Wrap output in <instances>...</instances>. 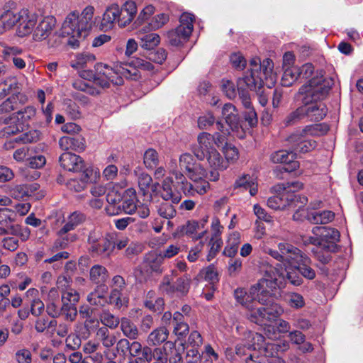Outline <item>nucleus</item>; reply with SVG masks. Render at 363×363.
I'll use <instances>...</instances> for the list:
<instances>
[{
	"label": "nucleus",
	"instance_id": "1",
	"mask_svg": "<svg viewBox=\"0 0 363 363\" xmlns=\"http://www.w3.org/2000/svg\"><path fill=\"white\" fill-rule=\"evenodd\" d=\"M283 285L280 274L270 264L263 270V277L252 286L248 291L238 288L234 291L236 301L248 311L247 317L253 323L265 325V334L269 338L277 337L274 328L269 323L283 312L278 304H268L267 300L274 289Z\"/></svg>",
	"mask_w": 363,
	"mask_h": 363
},
{
	"label": "nucleus",
	"instance_id": "2",
	"mask_svg": "<svg viewBox=\"0 0 363 363\" xmlns=\"http://www.w3.org/2000/svg\"><path fill=\"white\" fill-rule=\"evenodd\" d=\"M274 64L267 58L261 62L259 57H253L250 61L248 72L237 82L239 98L243 106L248 109L252 108V103L247 89L259 91L263 88V77L270 79L271 84L276 81V74L273 72Z\"/></svg>",
	"mask_w": 363,
	"mask_h": 363
},
{
	"label": "nucleus",
	"instance_id": "3",
	"mask_svg": "<svg viewBox=\"0 0 363 363\" xmlns=\"http://www.w3.org/2000/svg\"><path fill=\"white\" fill-rule=\"evenodd\" d=\"M94 8L86 6L81 15L78 12H71L65 18L62 25V33L69 36L67 44L72 48L79 46L81 39H84L89 33L93 23Z\"/></svg>",
	"mask_w": 363,
	"mask_h": 363
},
{
	"label": "nucleus",
	"instance_id": "4",
	"mask_svg": "<svg viewBox=\"0 0 363 363\" xmlns=\"http://www.w3.org/2000/svg\"><path fill=\"white\" fill-rule=\"evenodd\" d=\"M121 4L118 3L112 4L106 9L100 27L105 31L112 29L115 23L124 28L129 25L137 13V6L135 1H121Z\"/></svg>",
	"mask_w": 363,
	"mask_h": 363
},
{
	"label": "nucleus",
	"instance_id": "5",
	"mask_svg": "<svg viewBox=\"0 0 363 363\" xmlns=\"http://www.w3.org/2000/svg\"><path fill=\"white\" fill-rule=\"evenodd\" d=\"M330 89L329 81L323 75L316 74L301 86L296 94L303 104H308L316 101H323Z\"/></svg>",
	"mask_w": 363,
	"mask_h": 363
},
{
	"label": "nucleus",
	"instance_id": "6",
	"mask_svg": "<svg viewBox=\"0 0 363 363\" xmlns=\"http://www.w3.org/2000/svg\"><path fill=\"white\" fill-rule=\"evenodd\" d=\"M169 172L174 177L176 183L181 186L184 194L194 196L196 194H205L210 189V184L205 178L193 181L194 184L188 182L186 177L178 169L176 160H171L169 164Z\"/></svg>",
	"mask_w": 363,
	"mask_h": 363
},
{
	"label": "nucleus",
	"instance_id": "7",
	"mask_svg": "<svg viewBox=\"0 0 363 363\" xmlns=\"http://www.w3.org/2000/svg\"><path fill=\"white\" fill-rule=\"evenodd\" d=\"M6 18H8L7 24L9 26H12L18 22L16 32L19 37H25L30 33L33 34L38 21V16L35 13L28 12V10H21L18 14L9 13L6 15Z\"/></svg>",
	"mask_w": 363,
	"mask_h": 363
},
{
	"label": "nucleus",
	"instance_id": "8",
	"mask_svg": "<svg viewBox=\"0 0 363 363\" xmlns=\"http://www.w3.org/2000/svg\"><path fill=\"white\" fill-rule=\"evenodd\" d=\"M245 335V343H239L236 345L235 353L247 363L250 354H255L254 359H257L265 339L262 335L251 331L247 332Z\"/></svg>",
	"mask_w": 363,
	"mask_h": 363
},
{
	"label": "nucleus",
	"instance_id": "9",
	"mask_svg": "<svg viewBox=\"0 0 363 363\" xmlns=\"http://www.w3.org/2000/svg\"><path fill=\"white\" fill-rule=\"evenodd\" d=\"M191 283V278L189 274L179 277L174 282L168 274L163 277L160 285L159 290L164 294L173 296L174 294L178 296H185L188 294Z\"/></svg>",
	"mask_w": 363,
	"mask_h": 363
},
{
	"label": "nucleus",
	"instance_id": "10",
	"mask_svg": "<svg viewBox=\"0 0 363 363\" xmlns=\"http://www.w3.org/2000/svg\"><path fill=\"white\" fill-rule=\"evenodd\" d=\"M89 252L93 256L108 258L114 250L112 237L103 236L100 233L92 231L88 237Z\"/></svg>",
	"mask_w": 363,
	"mask_h": 363
},
{
	"label": "nucleus",
	"instance_id": "11",
	"mask_svg": "<svg viewBox=\"0 0 363 363\" xmlns=\"http://www.w3.org/2000/svg\"><path fill=\"white\" fill-rule=\"evenodd\" d=\"M278 255L275 259L282 263L285 267L297 265L307 255L303 254L296 247L286 242L278 244Z\"/></svg>",
	"mask_w": 363,
	"mask_h": 363
},
{
	"label": "nucleus",
	"instance_id": "12",
	"mask_svg": "<svg viewBox=\"0 0 363 363\" xmlns=\"http://www.w3.org/2000/svg\"><path fill=\"white\" fill-rule=\"evenodd\" d=\"M162 323L164 325L173 326V333L178 338L184 337L189 330V326L184 318L182 313L176 311L172 314L169 311H166L162 317Z\"/></svg>",
	"mask_w": 363,
	"mask_h": 363
},
{
	"label": "nucleus",
	"instance_id": "13",
	"mask_svg": "<svg viewBox=\"0 0 363 363\" xmlns=\"http://www.w3.org/2000/svg\"><path fill=\"white\" fill-rule=\"evenodd\" d=\"M280 347L279 345L264 342L262 349L259 352L260 356L258 355L257 359H254L255 354H250L247 363H285L282 358L275 355Z\"/></svg>",
	"mask_w": 363,
	"mask_h": 363
},
{
	"label": "nucleus",
	"instance_id": "14",
	"mask_svg": "<svg viewBox=\"0 0 363 363\" xmlns=\"http://www.w3.org/2000/svg\"><path fill=\"white\" fill-rule=\"evenodd\" d=\"M102 74L106 76L109 84L112 83L114 85L123 84V78L135 80L138 76L135 68L128 69L121 66L113 69L107 65H104Z\"/></svg>",
	"mask_w": 363,
	"mask_h": 363
},
{
	"label": "nucleus",
	"instance_id": "15",
	"mask_svg": "<svg viewBox=\"0 0 363 363\" xmlns=\"http://www.w3.org/2000/svg\"><path fill=\"white\" fill-rule=\"evenodd\" d=\"M315 236L320 237L322 248L335 250L336 242L339 241L340 233L337 230L324 226H316L312 230Z\"/></svg>",
	"mask_w": 363,
	"mask_h": 363
},
{
	"label": "nucleus",
	"instance_id": "16",
	"mask_svg": "<svg viewBox=\"0 0 363 363\" xmlns=\"http://www.w3.org/2000/svg\"><path fill=\"white\" fill-rule=\"evenodd\" d=\"M56 26V19L52 16H47L38 20L33 39L34 41L40 42L47 39L52 33Z\"/></svg>",
	"mask_w": 363,
	"mask_h": 363
},
{
	"label": "nucleus",
	"instance_id": "17",
	"mask_svg": "<svg viewBox=\"0 0 363 363\" xmlns=\"http://www.w3.org/2000/svg\"><path fill=\"white\" fill-rule=\"evenodd\" d=\"M197 143V145L192 148V151L195 157L199 160H204L206 154L216 150L213 145V137L208 133L203 132L199 134Z\"/></svg>",
	"mask_w": 363,
	"mask_h": 363
},
{
	"label": "nucleus",
	"instance_id": "18",
	"mask_svg": "<svg viewBox=\"0 0 363 363\" xmlns=\"http://www.w3.org/2000/svg\"><path fill=\"white\" fill-rule=\"evenodd\" d=\"M222 116L225 119L226 125L233 132H237L240 138H242L244 133L242 131L238 111L232 104H225L222 108Z\"/></svg>",
	"mask_w": 363,
	"mask_h": 363
},
{
	"label": "nucleus",
	"instance_id": "19",
	"mask_svg": "<svg viewBox=\"0 0 363 363\" xmlns=\"http://www.w3.org/2000/svg\"><path fill=\"white\" fill-rule=\"evenodd\" d=\"M287 142L292 148V151L295 153V155L297 153L308 152L314 150L316 147L315 140H308L307 138L296 132L293 133L289 136Z\"/></svg>",
	"mask_w": 363,
	"mask_h": 363
},
{
	"label": "nucleus",
	"instance_id": "20",
	"mask_svg": "<svg viewBox=\"0 0 363 363\" xmlns=\"http://www.w3.org/2000/svg\"><path fill=\"white\" fill-rule=\"evenodd\" d=\"M36 112V108L33 106H27L8 118L4 119L0 118V124H7L9 121H14L20 123L24 127L28 125V123L35 118Z\"/></svg>",
	"mask_w": 363,
	"mask_h": 363
},
{
	"label": "nucleus",
	"instance_id": "21",
	"mask_svg": "<svg viewBox=\"0 0 363 363\" xmlns=\"http://www.w3.org/2000/svg\"><path fill=\"white\" fill-rule=\"evenodd\" d=\"M61 166L69 172H81L84 169L82 157L69 152L62 153L59 159Z\"/></svg>",
	"mask_w": 363,
	"mask_h": 363
},
{
	"label": "nucleus",
	"instance_id": "22",
	"mask_svg": "<svg viewBox=\"0 0 363 363\" xmlns=\"http://www.w3.org/2000/svg\"><path fill=\"white\" fill-rule=\"evenodd\" d=\"M303 106L306 112V118L310 121H320L327 115V106L322 101H316L308 104H303Z\"/></svg>",
	"mask_w": 363,
	"mask_h": 363
},
{
	"label": "nucleus",
	"instance_id": "23",
	"mask_svg": "<svg viewBox=\"0 0 363 363\" xmlns=\"http://www.w3.org/2000/svg\"><path fill=\"white\" fill-rule=\"evenodd\" d=\"M279 194L268 199L267 206L272 209L278 210L284 209L287 206H290L291 202L294 199V194H289L278 188Z\"/></svg>",
	"mask_w": 363,
	"mask_h": 363
},
{
	"label": "nucleus",
	"instance_id": "24",
	"mask_svg": "<svg viewBox=\"0 0 363 363\" xmlns=\"http://www.w3.org/2000/svg\"><path fill=\"white\" fill-rule=\"evenodd\" d=\"M27 101L28 97L25 94L20 92L13 94L1 104L0 114L9 113L13 110L18 109L20 106L25 104Z\"/></svg>",
	"mask_w": 363,
	"mask_h": 363
},
{
	"label": "nucleus",
	"instance_id": "25",
	"mask_svg": "<svg viewBox=\"0 0 363 363\" xmlns=\"http://www.w3.org/2000/svg\"><path fill=\"white\" fill-rule=\"evenodd\" d=\"M59 145L64 150H72L81 152L85 149V140L79 135L64 136L60 139Z\"/></svg>",
	"mask_w": 363,
	"mask_h": 363
},
{
	"label": "nucleus",
	"instance_id": "26",
	"mask_svg": "<svg viewBox=\"0 0 363 363\" xmlns=\"http://www.w3.org/2000/svg\"><path fill=\"white\" fill-rule=\"evenodd\" d=\"M172 178L170 177H166L162 184L160 196L163 200L171 201L173 203H178L182 199V196L179 194L174 193L172 191Z\"/></svg>",
	"mask_w": 363,
	"mask_h": 363
},
{
	"label": "nucleus",
	"instance_id": "27",
	"mask_svg": "<svg viewBox=\"0 0 363 363\" xmlns=\"http://www.w3.org/2000/svg\"><path fill=\"white\" fill-rule=\"evenodd\" d=\"M123 200V196L121 192L111 190L109 191L106 195V201L108 206L106 207V211L109 214H118L121 212V203Z\"/></svg>",
	"mask_w": 363,
	"mask_h": 363
},
{
	"label": "nucleus",
	"instance_id": "28",
	"mask_svg": "<svg viewBox=\"0 0 363 363\" xmlns=\"http://www.w3.org/2000/svg\"><path fill=\"white\" fill-rule=\"evenodd\" d=\"M85 220V216L79 211H74L67 218L65 225L60 229V233H69L74 230Z\"/></svg>",
	"mask_w": 363,
	"mask_h": 363
},
{
	"label": "nucleus",
	"instance_id": "29",
	"mask_svg": "<svg viewBox=\"0 0 363 363\" xmlns=\"http://www.w3.org/2000/svg\"><path fill=\"white\" fill-rule=\"evenodd\" d=\"M96 337L106 349L111 348L116 342V336L106 327H99L96 330Z\"/></svg>",
	"mask_w": 363,
	"mask_h": 363
},
{
	"label": "nucleus",
	"instance_id": "30",
	"mask_svg": "<svg viewBox=\"0 0 363 363\" xmlns=\"http://www.w3.org/2000/svg\"><path fill=\"white\" fill-rule=\"evenodd\" d=\"M19 90V84L16 77L13 76L7 77L0 83V100L9 94H16Z\"/></svg>",
	"mask_w": 363,
	"mask_h": 363
},
{
	"label": "nucleus",
	"instance_id": "31",
	"mask_svg": "<svg viewBox=\"0 0 363 363\" xmlns=\"http://www.w3.org/2000/svg\"><path fill=\"white\" fill-rule=\"evenodd\" d=\"M167 35L169 44L173 46H179L184 43L190 37L189 29L183 32L178 26L167 32Z\"/></svg>",
	"mask_w": 363,
	"mask_h": 363
},
{
	"label": "nucleus",
	"instance_id": "32",
	"mask_svg": "<svg viewBox=\"0 0 363 363\" xmlns=\"http://www.w3.org/2000/svg\"><path fill=\"white\" fill-rule=\"evenodd\" d=\"M307 218L313 224H327L334 219L335 213L330 211H317L308 213Z\"/></svg>",
	"mask_w": 363,
	"mask_h": 363
},
{
	"label": "nucleus",
	"instance_id": "33",
	"mask_svg": "<svg viewBox=\"0 0 363 363\" xmlns=\"http://www.w3.org/2000/svg\"><path fill=\"white\" fill-rule=\"evenodd\" d=\"M205 159L213 169L224 170L228 167V162L223 158L216 149L206 154Z\"/></svg>",
	"mask_w": 363,
	"mask_h": 363
},
{
	"label": "nucleus",
	"instance_id": "34",
	"mask_svg": "<svg viewBox=\"0 0 363 363\" xmlns=\"http://www.w3.org/2000/svg\"><path fill=\"white\" fill-rule=\"evenodd\" d=\"M144 304L150 311L160 312L164 308V301L162 298L157 297L154 291H149L147 293Z\"/></svg>",
	"mask_w": 363,
	"mask_h": 363
},
{
	"label": "nucleus",
	"instance_id": "35",
	"mask_svg": "<svg viewBox=\"0 0 363 363\" xmlns=\"http://www.w3.org/2000/svg\"><path fill=\"white\" fill-rule=\"evenodd\" d=\"M89 278L95 284H104L108 278V270L102 265L95 264L90 269Z\"/></svg>",
	"mask_w": 363,
	"mask_h": 363
},
{
	"label": "nucleus",
	"instance_id": "36",
	"mask_svg": "<svg viewBox=\"0 0 363 363\" xmlns=\"http://www.w3.org/2000/svg\"><path fill=\"white\" fill-rule=\"evenodd\" d=\"M121 330L124 336L130 340H136L138 337V329L136 325L128 318L123 317L120 323Z\"/></svg>",
	"mask_w": 363,
	"mask_h": 363
},
{
	"label": "nucleus",
	"instance_id": "37",
	"mask_svg": "<svg viewBox=\"0 0 363 363\" xmlns=\"http://www.w3.org/2000/svg\"><path fill=\"white\" fill-rule=\"evenodd\" d=\"M138 38L140 40L141 48L148 50L154 49L160 42V35L154 33L148 34L139 33Z\"/></svg>",
	"mask_w": 363,
	"mask_h": 363
},
{
	"label": "nucleus",
	"instance_id": "38",
	"mask_svg": "<svg viewBox=\"0 0 363 363\" xmlns=\"http://www.w3.org/2000/svg\"><path fill=\"white\" fill-rule=\"evenodd\" d=\"M240 242V233L238 232L232 233L228 238L227 244L224 248L223 254L228 257H233L237 254Z\"/></svg>",
	"mask_w": 363,
	"mask_h": 363
},
{
	"label": "nucleus",
	"instance_id": "39",
	"mask_svg": "<svg viewBox=\"0 0 363 363\" xmlns=\"http://www.w3.org/2000/svg\"><path fill=\"white\" fill-rule=\"evenodd\" d=\"M274 269L278 272V273L280 274V280L283 281V285L280 286L279 288H282L284 286L286 281L288 280L290 284H291L294 286H300L303 283V279L298 274L297 272V269H296V267L291 268L290 269L286 271V275H284L281 272H280L278 269L276 267H272Z\"/></svg>",
	"mask_w": 363,
	"mask_h": 363
},
{
	"label": "nucleus",
	"instance_id": "40",
	"mask_svg": "<svg viewBox=\"0 0 363 363\" xmlns=\"http://www.w3.org/2000/svg\"><path fill=\"white\" fill-rule=\"evenodd\" d=\"M169 330L165 327H160L152 331L147 337L150 345H160L167 340Z\"/></svg>",
	"mask_w": 363,
	"mask_h": 363
},
{
	"label": "nucleus",
	"instance_id": "41",
	"mask_svg": "<svg viewBox=\"0 0 363 363\" xmlns=\"http://www.w3.org/2000/svg\"><path fill=\"white\" fill-rule=\"evenodd\" d=\"M57 239L54 242L53 248L55 250L66 249L69 245L75 242L78 239V235L76 233H60V230L57 232Z\"/></svg>",
	"mask_w": 363,
	"mask_h": 363
},
{
	"label": "nucleus",
	"instance_id": "42",
	"mask_svg": "<svg viewBox=\"0 0 363 363\" xmlns=\"http://www.w3.org/2000/svg\"><path fill=\"white\" fill-rule=\"evenodd\" d=\"M174 203L172 202L170 203L169 201L164 200L163 201L159 203L156 206V209L158 215L163 218L169 220L174 218L176 214V208L174 206Z\"/></svg>",
	"mask_w": 363,
	"mask_h": 363
},
{
	"label": "nucleus",
	"instance_id": "43",
	"mask_svg": "<svg viewBox=\"0 0 363 363\" xmlns=\"http://www.w3.org/2000/svg\"><path fill=\"white\" fill-rule=\"evenodd\" d=\"M311 259L306 256L304 257L303 260L295 266L296 269L301 274L303 277L312 280L315 277V272L310 266Z\"/></svg>",
	"mask_w": 363,
	"mask_h": 363
},
{
	"label": "nucleus",
	"instance_id": "44",
	"mask_svg": "<svg viewBox=\"0 0 363 363\" xmlns=\"http://www.w3.org/2000/svg\"><path fill=\"white\" fill-rule=\"evenodd\" d=\"M298 79V67H287L284 68L281 84L284 86H290Z\"/></svg>",
	"mask_w": 363,
	"mask_h": 363
},
{
	"label": "nucleus",
	"instance_id": "45",
	"mask_svg": "<svg viewBox=\"0 0 363 363\" xmlns=\"http://www.w3.org/2000/svg\"><path fill=\"white\" fill-rule=\"evenodd\" d=\"M128 301V298L123 295V291L111 289L107 303L113 305L117 308H121L122 306H126Z\"/></svg>",
	"mask_w": 363,
	"mask_h": 363
},
{
	"label": "nucleus",
	"instance_id": "46",
	"mask_svg": "<svg viewBox=\"0 0 363 363\" xmlns=\"http://www.w3.org/2000/svg\"><path fill=\"white\" fill-rule=\"evenodd\" d=\"M100 320L104 325L103 327H106L108 329H116L121 323V319L110 313L108 311H104L100 315Z\"/></svg>",
	"mask_w": 363,
	"mask_h": 363
},
{
	"label": "nucleus",
	"instance_id": "47",
	"mask_svg": "<svg viewBox=\"0 0 363 363\" xmlns=\"http://www.w3.org/2000/svg\"><path fill=\"white\" fill-rule=\"evenodd\" d=\"M143 162L146 168L155 169L160 162L157 152L152 148L147 149L144 153Z\"/></svg>",
	"mask_w": 363,
	"mask_h": 363
},
{
	"label": "nucleus",
	"instance_id": "48",
	"mask_svg": "<svg viewBox=\"0 0 363 363\" xmlns=\"http://www.w3.org/2000/svg\"><path fill=\"white\" fill-rule=\"evenodd\" d=\"M296 158L295 153L291 150H279L271 155L270 159L274 163H290Z\"/></svg>",
	"mask_w": 363,
	"mask_h": 363
},
{
	"label": "nucleus",
	"instance_id": "49",
	"mask_svg": "<svg viewBox=\"0 0 363 363\" xmlns=\"http://www.w3.org/2000/svg\"><path fill=\"white\" fill-rule=\"evenodd\" d=\"M327 130L322 124H313L305 126L303 129L296 130L297 133L301 134L307 138L308 136H318L326 133Z\"/></svg>",
	"mask_w": 363,
	"mask_h": 363
},
{
	"label": "nucleus",
	"instance_id": "50",
	"mask_svg": "<svg viewBox=\"0 0 363 363\" xmlns=\"http://www.w3.org/2000/svg\"><path fill=\"white\" fill-rule=\"evenodd\" d=\"M103 65H100L98 68V72L94 74L93 72H85V74L90 75L93 78V83L101 89L109 87V81L106 75L103 74Z\"/></svg>",
	"mask_w": 363,
	"mask_h": 363
},
{
	"label": "nucleus",
	"instance_id": "51",
	"mask_svg": "<svg viewBox=\"0 0 363 363\" xmlns=\"http://www.w3.org/2000/svg\"><path fill=\"white\" fill-rule=\"evenodd\" d=\"M305 106L303 104L291 112L284 119L286 125H294L306 117Z\"/></svg>",
	"mask_w": 363,
	"mask_h": 363
},
{
	"label": "nucleus",
	"instance_id": "52",
	"mask_svg": "<svg viewBox=\"0 0 363 363\" xmlns=\"http://www.w3.org/2000/svg\"><path fill=\"white\" fill-rule=\"evenodd\" d=\"M96 57L90 52H82L77 54L75 59L72 61L71 66L75 69H80L86 66L89 62H93Z\"/></svg>",
	"mask_w": 363,
	"mask_h": 363
},
{
	"label": "nucleus",
	"instance_id": "53",
	"mask_svg": "<svg viewBox=\"0 0 363 363\" xmlns=\"http://www.w3.org/2000/svg\"><path fill=\"white\" fill-rule=\"evenodd\" d=\"M184 350L185 348L183 344H181L179 347L173 345V347L170 348L169 352L167 354V357H164L163 358H167L169 363H182V355Z\"/></svg>",
	"mask_w": 363,
	"mask_h": 363
},
{
	"label": "nucleus",
	"instance_id": "54",
	"mask_svg": "<svg viewBox=\"0 0 363 363\" xmlns=\"http://www.w3.org/2000/svg\"><path fill=\"white\" fill-rule=\"evenodd\" d=\"M195 16L194 14L188 12H184L179 18V25L178 27L184 31L189 30V36L191 35L194 29V22Z\"/></svg>",
	"mask_w": 363,
	"mask_h": 363
},
{
	"label": "nucleus",
	"instance_id": "55",
	"mask_svg": "<svg viewBox=\"0 0 363 363\" xmlns=\"http://www.w3.org/2000/svg\"><path fill=\"white\" fill-rule=\"evenodd\" d=\"M23 53V50L17 46H7L3 47L1 54L4 60L8 62H13L14 59L18 58Z\"/></svg>",
	"mask_w": 363,
	"mask_h": 363
},
{
	"label": "nucleus",
	"instance_id": "56",
	"mask_svg": "<svg viewBox=\"0 0 363 363\" xmlns=\"http://www.w3.org/2000/svg\"><path fill=\"white\" fill-rule=\"evenodd\" d=\"M40 135V131L37 130H30L15 138L13 141L23 144L35 143L39 140Z\"/></svg>",
	"mask_w": 363,
	"mask_h": 363
},
{
	"label": "nucleus",
	"instance_id": "57",
	"mask_svg": "<svg viewBox=\"0 0 363 363\" xmlns=\"http://www.w3.org/2000/svg\"><path fill=\"white\" fill-rule=\"evenodd\" d=\"M223 245V240L220 238L212 237L208 242L209 250L206 256L208 262L211 261L220 251Z\"/></svg>",
	"mask_w": 363,
	"mask_h": 363
},
{
	"label": "nucleus",
	"instance_id": "58",
	"mask_svg": "<svg viewBox=\"0 0 363 363\" xmlns=\"http://www.w3.org/2000/svg\"><path fill=\"white\" fill-rule=\"evenodd\" d=\"M186 174L191 181H197L206 177V170L201 164L196 162Z\"/></svg>",
	"mask_w": 363,
	"mask_h": 363
},
{
	"label": "nucleus",
	"instance_id": "59",
	"mask_svg": "<svg viewBox=\"0 0 363 363\" xmlns=\"http://www.w3.org/2000/svg\"><path fill=\"white\" fill-rule=\"evenodd\" d=\"M144 264L147 268V271L151 273L154 272L160 274L163 272V268L162 267V260L161 258H147L145 259Z\"/></svg>",
	"mask_w": 363,
	"mask_h": 363
},
{
	"label": "nucleus",
	"instance_id": "60",
	"mask_svg": "<svg viewBox=\"0 0 363 363\" xmlns=\"http://www.w3.org/2000/svg\"><path fill=\"white\" fill-rule=\"evenodd\" d=\"M286 301L288 304L294 308H301L305 305V301L302 295L298 293L291 292L286 296Z\"/></svg>",
	"mask_w": 363,
	"mask_h": 363
},
{
	"label": "nucleus",
	"instance_id": "61",
	"mask_svg": "<svg viewBox=\"0 0 363 363\" xmlns=\"http://www.w3.org/2000/svg\"><path fill=\"white\" fill-rule=\"evenodd\" d=\"M82 340L80 337L75 333H70L65 339V351H76L80 348Z\"/></svg>",
	"mask_w": 363,
	"mask_h": 363
},
{
	"label": "nucleus",
	"instance_id": "62",
	"mask_svg": "<svg viewBox=\"0 0 363 363\" xmlns=\"http://www.w3.org/2000/svg\"><path fill=\"white\" fill-rule=\"evenodd\" d=\"M169 20V16L167 13H162L155 15L152 17L149 26L151 30H156L164 26Z\"/></svg>",
	"mask_w": 363,
	"mask_h": 363
},
{
	"label": "nucleus",
	"instance_id": "63",
	"mask_svg": "<svg viewBox=\"0 0 363 363\" xmlns=\"http://www.w3.org/2000/svg\"><path fill=\"white\" fill-rule=\"evenodd\" d=\"M67 321L73 322L77 315V309L74 304L64 303L62 306V313Z\"/></svg>",
	"mask_w": 363,
	"mask_h": 363
},
{
	"label": "nucleus",
	"instance_id": "64",
	"mask_svg": "<svg viewBox=\"0 0 363 363\" xmlns=\"http://www.w3.org/2000/svg\"><path fill=\"white\" fill-rule=\"evenodd\" d=\"M57 327V320H48L45 318H38L35 323V329L38 333H43L47 328L55 329Z\"/></svg>",
	"mask_w": 363,
	"mask_h": 363
}]
</instances>
